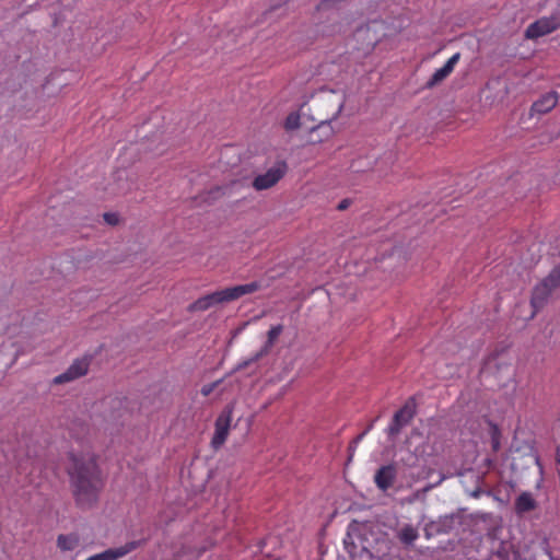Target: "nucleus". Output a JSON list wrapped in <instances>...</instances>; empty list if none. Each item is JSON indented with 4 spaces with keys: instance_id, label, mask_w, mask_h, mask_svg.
<instances>
[{
    "instance_id": "obj_10",
    "label": "nucleus",
    "mask_w": 560,
    "mask_h": 560,
    "mask_svg": "<svg viewBox=\"0 0 560 560\" xmlns=\"http://www.w3.org/2000/svg\"><path fill=\"white\" fill-rule=\"evenodd\" d=\"M142 545L141 540H133L117 548H109L103 552L93 555L85 560H117L136 550Z\"/></svg>"
},
{
    "instance_id": "obj_1",
    "label": "nucleus",
    "mask_w": 560,
    "mask_h": 560,
    "mask_svg": "<svg viewBox=\"0 0 560 560\" xmlns=\"http://www.w3.org/2000/svg\"><path fill=\"white\" fill-rule=\"evenodd\" d=\"M70 458L68 474L74 502L81 510H90L97 504L105 485L96 456L90 452L71 453Z\"/></svg>"
},
{
    "instance_id": "obj_11",
    "label": "nucleus",
    "mask_w": 560,
    "mask_h": 560,
    "mask_svg": "<svg viewBox=\"0 0 560 560\" xmlns=\"http://www.w3.org/2000/svg\"><path fill=\"white\" fill-rule=\"evenodd\" d=\"M397 477V468L395 464H388L381 466L375 475H374V482L376 487L381 491H387L389 488L393 487L395 480Z\"/></svg>"
},
{
    "instance_id": "obj_6",
    "label": "nucleus",
    "mask_w": 560,
    "mask_h": 560,
    "mask_svg": "<svg viewBox=\"0 0 560 560\" xmlns=\"http://www.w3.org/2000/svg\"><path fill=\"white\" fill-rule=\"evenodd\" d=\"M417 404L415 398H409L405 405L395 412L392 422L386 429L388 436H397L401 429L409 424L416 416Z\"/></svg>"
},
{
    "instance_id": "obj_2",
    "label": "nucleus",
    "mask_w": 560,
    "mask_h": 560,
    "mask_svg": "<svg viewBox=\"0 0 560 560\" xmlns=\"http://www.w3.org/2000/svg\"><path fill=\"white\" fill-rule=\"evenodd\" d=\"M261 284L253 281L246 284L225 288L209 294H206L188 306L189 312H205L218 304L235 301L244 295L258 291Z\"/></svg>"
},
{
    "instance_id": "obj_25",
    "label": "nucleus",
    "mask_w": 560,
    "mask_h": 560,
    "mask_svg": "<svg viewBox=\"0 0 560 560\" xmlns=\"http://www.w3.org/2000/svg\"><path fill=\"white\" fill-rule=\"evenodd\" d=\"M557 463L559 464L560 466V446L558 447L557 450Z\"/></svg>"
},
{
    "instance_id": "obj_9",
    "label": "nucleus",
    "mask_w": 560,
    "mask_h": 560,
    "mask_svg": "<svg viewBox=\"0 0 560 560\" xmlns=\"http://www.w3.org/2000/svg\"><path fill=\"white\" fill-rule=\"evenodd\" d=\"M90 361L88 358L77 359L68 370L54 378V384H65L84 376L89 371Z\"/></svg>"
},
{
    "instance_id": "obj_16",
    "label": "nucleus",
    "mask_w": 560,
    "mask_h": 560,
    "mask_svg": "<svg viewBox=\"0 0 560 560\" xmlns=\"http://www.w3.org/2000/svg\"><path fill=\"white\" fill-rule=\"evenodd\" d=\"M282 330H283L282 325L272 326L268 330L267 341H266L265 346L261 348V350L259 352H257L252 358L250 362H255V361L259 360L260 358H262L264 355H266L270 351V349L272 348V346L275 345V342L277 341L279 336L281 335Z\"/></svg>"
},
{
    "instance_id": "obj_17",
    "label": "nucleus",
    "mask_w": 560,
    "mask_h": 560,
    "mask_svg": "<svg viewBox=\"0 0 560 560\" xmlns=\"http://www.w3.org/2000/svg\"><path fill=\"white\" fill-rule=\"evenodd\" d=\"M536 508V501L529 492L521 493L515 500V512L524 514Z\"/></svg>"
},
{
    "instance_id": "obj_19",
    "label": "nucleus",
    "mask_w": 560,
    "mask_h": 560,
    "mask_svg": "<svg viewBox=\"0 0 560 560\" xmlns=\"http://www.w3.org/2000/svg\"><path fill=\"white\" fill-rule=\"evenodd\" d=\"M490 436H491V446L494 452H498L500 448V438L501 432L497 424H490Z\"/></svg>"
},
{
    "instance_id": "obj_18",
    "label": "nucleus",
    "mask_w": 560,
    "mask_h": 560,
    "mask_svg": "<svg viewBox=\"0 0 560 560\" xmlns=\"http://www.w3.org/2000/svg\"><path fill=\"white\" fill-rule=\"evenodd\" d=\"M397 536L402 544L411 545L418 539L419 533L412 525L407 524L398 532Z\"/></svg>"
},
{
    "instance_id": "obj_21",
    "label": "nucleus",
    "mask_w": 560,
    "mask_h": 560,
    "mask_svg": "<svg viewBox=\"0 0 560 560\" xmlns=\"http://www.w3.org/2000/svg\"><path fill=\"white\" fill-rule=\"evenodd\" d=\"M106 223L110 225H116L119 222V217L117 213L107 212L103 215Z\"/></svg>"
},
{
    "instance_id": "obj_14",
    "label": "nucleus",
    "mask_w": 560,
    "mask_h": 560,
    "mask_svg": "<svg viewBox=\"0 0 560 560\" xmlns=\"http://www.w3.org/2000/svg\"><path fill=\"white\" fill-rule=\"evenodd\" d=\"M57 548L62 551H73L81 545V537L78 533L60 534L56 539Z\"/></svg>"
},
{
    "instance_id": "obj_24",
    "label": "nucleus",
    "mask_w": 560,
    "mask_h": 560,
    "mask_svg": "<svg viewBox=\"0 0 560 560\" xmlns=\"http://www.w3.org/2000/svg\"><path fill=\"white\" fill-rule=\"evenodd\" d=\"M366 434V431H363L361 434H359L354 440H353V444L354 446L361 442V440L365 436Z\"/></svg>"
},
{
    "instance_id": "obj_8",
    "label": "nucleus",
    "mask_w": 560,
    "mask_h": 560,
    "mask_svg": "<svg viewBox=\"0 0 560 560\" xmlns=\"http://www.w3.org/2000/svg\"><path fill=\"white\" fill-rule=\"evenodd\" d=\"M232 408L226 407L217 418L211 446L219 450L226 441L232 422Z\"/></svg>"
},
{
    "instance_id": "obj_13",
    "label": "nucleus",
    "mask_w": 560,
    "mask_h": 560,
    "mask_svg": "<svg viewBox=\"0 0 560 560\" xmlns=\"http://www.w3.org/2000/svg\"><path fill=\"white\" fill-rule=\"evenodd\" d=\"M376 23L368 24L365 26H361L355 31L357 40H366L364 49L366 51L372 50L376 44L380 42L381 37L376 34Z\"/></svg>"
},
{
    "instance_id": "obj_15",
    "label": "nucleus",
    "mask_w": 560,
    "mask_h": 560,
    "mask_svg": "<svg viewBox=\"0 0 560 560\" xmlns=\"http://www.w3.org/2000/svg\"><path fill=\"white\" fill-rule=\"evenodd\" d=\"M558 103V95L556 92L544 94L532 105V112L537 114H546L556 107Z\"/></svg>"
},
{
    "instance_id": "obj_4",
    "label": "nucleus",
    "mask_w": 560,
    "mask_h": 560,
    "mask_svg": "<svg viewBox=\"0 0 560 560\" xmlns=\"http://www.w3.org/2000/svg\"><path fill=\"white\" fill-rule=\"evenodd\" d=\"M558 287H560V267L552 269L548 277L534 288L530 300L534 313L545 305L551 292Z\"/></svg>"
},
{
    "instance_id": "obj_22",
    "label": "nucleus",
    "mask_w": 560,
    "mask_h": 560,
    "mask_svg": "<svg viewBox=\"0 0 560 560\" xmlns=\"http://www.w3.org/2000/svg\"><path fill=\"white\" fill-rule=\"evenodd\" d=\"M214 387H215V383L207 384V385H203V386L201 387V390H200V392H201V394H202L203 396H209V395L212 393V390L214 389Z\"/></svg>"
},
{
    "instance_id": "obj_12",
    "label": "nucleus",
    "mask_w": 560,
    "mask_h": 560,
    "mask_svg": "<svg viewBox=\"0 0 560 560\" xmlns=\"http://www.w3.org/2000/svg\"><path fill=\"white\" fill-rule=\"evenodd\" d=\"M460 59V54L456 52L446 62L445 65L436 69L434 73L431 75L429 81L427 82V88L431 89L438 84H440L442 81H444L453 71L455 66L458 63Z\"/></svg>"
},
{
    "instance_id": "obj_7",
    "label": "nucleus",
    "mask_w": 560,
    "mask_h": 560,
    "mask_svg": "<svg viewBox=\"0 0 560 560\" xmlns=\"http://www.w3.org/2000/svg\"><path fill=\"white\" fill-rule=\"evenodd\" d=\"M559 27L560 14L552 13L549 16H542L530 23L525 31V37L528 39H537L557 31Z\"/></svg>"
},
{
    "instance_id": "obj_5",
    "label": "nucleus",
    "mask_w": 560,
    "mask_h": 560,
    "mask_svg": "<svg viewBox=\"0 0 560 560\" xmlns=\"http://www.w3.org/2000/svg\"><path fill=\"white\" fill-rule=\"evenodd\" d=\"M288 165L285 162L280 161L268 168L265 173L258 174L252 185L257 191L269 189L276 186L287 174Z\"/></svg>"
},
{
    "instance_id": "obj_3",
    "label": "nucleus",
    "mask_w": 560,
    "mask_h": 560,
    "mask_svg": "<svg viewBox=\"0 0 560 560\" xmlns=\"http://www.w3.org/2000/svg\"><path fill=\"white\" fill-rule=\"evenodd\" d=\"M345 105V95L335 91L322 92L314 98V107L323 112L319 118L318 128H324L326 124L335 120L341 113Z\"/></svg>"
},
{
    "instance_id": "obj_20",
    "label": "nucleus",
    "mask_w": 560,
    "mask_h": 560,
    "mask_svg": "<svg viewBox=\"0 0 560 560\" xmlns=\"http://www.w3.org/2000/svg\"><path fill=\"white\" fill-rule=\"evenodd\" d=\"M300 127V116L298 114H290L284 121V128L287 130H294Z\"/></svg>"
},
{
    "instance_id": "obj_23",
    "label": "nucleus",
    "mask_w": 560,
    "mask_h": 560,
    "mask_svg": "<svg viewBox=\"0 0 560 560\" xmlns=\"http://www.w3.org/2000/svg\"><path fill=\"white\" fill-rule=\"evenodd\" d=\"M349 206H350V200L343 199L339 202L337 208H338V210H346Z\"/></svg>"
},
{
    "instance_id": "obj_26",
    "label": "nucleus",
    "mask_w": 560,
    "mask_h": 560,
    "mask_svg": "<svg viewBox=\"0 0 560 560\" xmlns=\"http://www.w3.org/2000/svg\"><path fill=\"white\" fill-rule=\"evenodd\" d=\"M373 428V423H371L368 428H366V433Z\"/></svg>"
}]
</instances>
